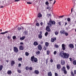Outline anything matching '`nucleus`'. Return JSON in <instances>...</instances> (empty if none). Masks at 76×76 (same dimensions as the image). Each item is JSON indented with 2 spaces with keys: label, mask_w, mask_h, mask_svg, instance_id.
<instances>
[{
  "label": "nucleus",
  "mask_w": 76,
  "mask_h": 76,
  "mask_svg": "<svg viewBox=\"0 0 76 76\" xmlns=\"http://www.w3.org/2000/svg\"><path fill=\"white\" fill-rule=\"evenodd\" d=\"M31 61H34L35 63H37L38 61V59L37 58H35L34 56H33L31 57Z\"/></svg>",
  "instance_id": "f257e3e1"
},
{
  "label": "nucleus",
  "mask_w": 76,
  "mask_h": 76,
  "mask_svg": "<svg viewBox=\"0 0 76 76\" xmlns=\"http://www.w3.org/2000/svg\"><path fill=\"white\" fill-rule=\"evenodd\" d=\"M70 56V54L66 53H64V58H68Z\"/></svg>",
  "instance_id": "f03ea898"
},
{
  "label": "nucleus",
  "mask_w": 76,
  "mask_h": 76,
  "mask_svg": "<svg viewBox=\"0 0 76 76\" xmlns=\"http://www.w3.org/2000/svg\"><path fill=\"white\" fill-rule=\"evenodd\" d=\"M13 50L14 53H18V51H19V50H18V48L16 47H14Z\"/></svg>",
  "instance_id": "7ed1b4c3"
},
{
  "label": "nucleus",
  "mask_w": 76,
  "mask_h": 76,
  "mask_svg": "<svg viewBox=\"0 0 76 76\" xmlns=\"http://www.w3.org/2000/svg\"><path fill=\"white\" fill-rule=\"evenodd\" d=\"M49 22L51 24H52V25H55V24H56V22L55 21L51 20V19H50Z\"/></svg>",
  "instance_id": "20e7f679"
},
{
  "label": "nucleus",
  "mask_w": 76,
  "mask_h": 76,
  "mask_svg": "<svg viewBox=\"0 0 76 76\" xmlns=\"http://www.w3.org/2000/svg\"><path fill=\"white\" fill-rule=\"evenodd\" d=\"M56 38L55 37H53L51 39L50 41L52 42H54L55 41H56Z\"/></svg>",
  "instance_id": "39448f33"
},
{
  "label": "nucleus",
  "mask_w": 76,
  "mask_h": 76,
  "mask_svg": "<svg viewBox=\"0 0 76 76\" xmlns=\"http://www.w3.org/2000/svg\"><path fill=\"white\" fill-rule=\"evenodd\" d=\"M37 48L39 51H41L42 50V45H39L37 46Z\"/></svg>",
  "instance_id": "423d86ee"
},
{
  "label": "nucleus",
  "mask_w": 76,
  "mask_h": 76,
  "mask_svg": "<svg viewBox=\"0 0 76 76\" xmlns=\"http://www.w3.org/2000/svg\"><path fill=\"white\" fill-rule=\"evenodd\" d=\"M46 30L48 32H50V31H51V29L50 28V26H47L46 28Z\"/></svg>",
  "instance_id": "0eeeda50"
},
{
  "label": "nucleus",
  "mask_w": 76,
  "mask_h": 76,
  "mask_svg": "<svg viewBox=\"0 0 76 76\" xmlns=\"http://www.w3.org/2000/svg\"><path fill=\"white\" fill-rule=\"evenodd\" d=\"M64 52L63 51H61L59 53V56H61V57H63V56H64Z\"/></svg>",
  "instance_id": "6e6552de"
},
{
  "label": "nucleus",
  "mask_w": 76,
  "mask_h": 76,
  "mask_svg": "<svg viewBox=\"0 0 76 76\" xmlns=\"http://www.w3.org/2000/svg\"><path fill=\"white\" fill-rule=\"evenodd\" d=\"M65 32H66L65 30H62L60 31V33L61 35H62V34H64Z\"/></svg>",
  "instance_id": "1a4fd4ad"
},
{
  "label": "nucleus",
  "mask_w": 76,
  "mask_h": 76,
  "mask_svg": "<svg viewBox=\"0 0 76 76\" xmlns=\"http://www.w3.org/2000/svg\"><path fill=\"white\" fill-rule=\"evenodd\" d=\"M15 64V62L14 61H11V66H13V65Z\"/></svg>",
  "instance_id": "9d476101"
},
{
  "label": "nucleus",
  "mask_w": 76,
  "mask_h": 76,
  "mask_svg": "<svg viewBox=\"0 0 76 76\" xmlns=\"http://www.w3.org/2000/svg\"><path fill=\"white\" fill-rule=\"evenodd\" d=\"M69 47L71 48H74V45L73 44H69Z\"/></svg>",
  "instance_id": "9b49d317"
},
{
  "label": "nucleus",
  "mask_w": 76,
  "mask_h": 76,
  "mask_svg": "<svg viewBox=\"0 0 76 76\" xmlns=\"http://www.w3.org/2000/svg\"><path fill=\"white\" fill-rule=\"evenodd\" d=\"M62 47L63 50H66V48L65 47V45H64V44H62Z\"/></svg>",
  "instance_id": "f8f14e48"
},
{
  "label": "nucleus",
  "mask_w": 76,
  "mask_h": 76,
  "mask_svg": "<svg viewBox=\"0 0 76 76\" xmlns=\"http://www.w3.org/2000/svg\"><path fill=\"white\" fill-rule=\"evenodd\" d=\"M61 65H64L65 64V61L64 60H61Z\"/></svg>",
  "instance_id": "ddd939ff"
},
{
  "label": "nucleus",
  "mask_w": 76,
  "mask_h": 76,
  "mask_svg": "<svg viewBox=\"0 0 76 76\" xmlns=\"http://www.w3.org/2000/svg\"><path fill=\"white\" fill-rule=\"evenodd\" d=\"M33 45L34 46H37V45H38V43L36 41H35L34 42Z\"/></svg>",
  "instance_id": "4468645a"
},
{
  "label": "nucleus",
  "mask_w": 76,
  "mask_h": 76,
  "mask_svg": "<svg viewBox=\"0 0 76 76\" xmlns=\"http://www.w3.org/2000/svg\"><path fill=\"white\" fill-rule=\"evenodd\" d=\"M12 73V71L10 70H8L7 72V74L8 75H11Z\"/></svg>",
  "instance_id": "2eb2a0df"
},
{
  "label": "nucleus",
  "mask_w": 76,
  "mask_h": 76,
  "mask_svg": "<svg viewBox=\"0 0 76 76\" xmlns=\"http://www.w3.org/2000/svg\"><path fill=\"white\" fill-rule=\"evenodd\" d=\"M57 68L58 69H60V68H61V66L60 65V64H58L57 65Z\"/></svg>",
  "instance_id": "dca6fc26"
},
{
  "label": "nucleus",
  "mask_w": 76,
  "mask_h": 76,
  "mask_svg": "<svg viewBox=\"0 0 76 76\" xmlns=\"http://www.w3.org/2000/svg\"><path fill=\"white\" fill-rule=\"evenodd\" d=\"M19 50H23V46L21 45L19 46Z\"/></svg>",
  "instance_id": "f3484780"
},
{
  "label": "nucleus",
  "mask_w": 76,
  "mask_h": 76,
  "mask_svg": "<svg viewBox=\"0 0 76 76\" xmlns=\"http://www.w3.org/2000/svg\"><path fill=\"white\" fill-rule=\"evenodd\" d=\"M48 76H52V73H51V71L49 72L48 73Z\"/></svg>",
  "instance_id": "a211bd4d"
},
{
  "label": "nucleus",
  "mask_w": 76,
  "mask_h": 76,
  "mask_svg": "<svg viewBox=\"0 0 76 76\" xmlns=\"http://www.w3.org/2000/svg\"><path fill=\"white\" fill-rule=\"evenodd\" d=\"M34 73L36 75H38L39 74V71L38 70H35L34 71Z\"/></svg>",
  "instance_id": "6ab92c4d"
},
{
  "label": "nucleus",
  "mask_w": 76,
  "mask_h": 76,
  "mask_svg": "<svg viewBox=\"0 0 76 76\" xmlns=\"http://www.w3.org/2000/svg\"><path fill=\"white\" fill-rule=\"evenodd\" d=\"M17 72L19 73H21V70L19 69V68H17Z\"/></svg>",
  "instance_id": "aec40b11"
},
{
  "label": "nucleus",
  "mask_w": 76,
  "mask_h": 76,
  "mask_svg": "<svg viewBox=\"0 0 76 76\" xmlns=\"http://www.w3.org/2000/svg\"><path fill=\"white\" fill-rule=\"evenodd\" d=\"M45 46L46 47H47L49 46V43L48 42H45Z\"/></svg>",
  "instance_id": "412c9836"
},
{
  "label": "nucleus",
  "mask_w": 76,
  "mask_h": 76,
  "mask_svg": "<svg viewBox=\"0 0 76 76\" xmlns=\"http://www.w3.org/2000/svg\"><path fill=\"white\" fill-rule=\"evenodd\" d=\"M38 17L39 18H41V17H42V14H41V13H39L38 15Z\"/></svg>",
  "instance_id": "4be33fe9"
},
{
  "label": "nucleus",
  "mask_w": 76,
  "mask_h": 76,
  "mask_svg": "<svg viewBox=\"0 0 76 76\" xmlns=\"http://www.w3.org/2000/svg\"><path fill=\"white\" fill-rule=\"evenodd\" d=\"M28 31H24L23 34H24L25 35H28Z\"/></svg>",
  "instance_id": "5701e85b"
},
{
  "label": "nucleus",
  "mask_w": 76,
  "mask_h": 76,
  "mask_svg": "<svg viewBox=\"0 0 76 76\" xmlns=\"http://www.w3.org/2000/svg\"><path fill=\"white\" fill-rule=\"evenodd\" d=\"M3 68V66L1 65H0V72L2 70Z\"/></svg>",
  "instance_id": "b1692460"
},
{
  "label": "nucleus",
  "mask_w": 76,
  "mask_h": 76,
  "mask_svg": "<svg viewBox=\"0 0 76 76\" xmlns=\"http://www.w3.org/2000/svg\"><path fill=\"white\" fill-rule=\"evenodd\" d=\"M25 38V36H23L22 37H20V40L22 41V40H23Z\"/></svg>",
  "instance_id": "393cba45"
},
{
  "label": "nucleus",
  "mask_w": 76,
  "mask_h": 76,
  "mask_svg": "<svg viewBox=\"0 0 76 76\" xmlns=\"http://www.w3.org/2000/svg\"><path fill=\"white\" fill-rule=\"evenodd\" d=\"M61 70L64 72V71L66 69V67L65 66H63L62 68L61 69Z\"/></svg>",
  "instance_id": "a878e982"
},
{
  "label": "nucleus",
  "mask_w": 76,
  "mask_h": 76,
  "mask_svg": "<svg viewBox=\"0 0 76 76\" xmlns=\"http://www.w3.org/2000/svg\"><path fill=\"white\" fill-rule=\"evenodd\" d=\"M42 36L41 34H39L38 35V38H39V39H42Z\"/></svg>",
  "instance_id": "bb28decb"
},
{
  "label": "nucleus",
  "mask_w": 76,
  "mask_h": 76,
  "mask_svg": "<svg viewBox=\"0 0 76 76\" xmlns=\"http://www.w3.org/2000/svg\"><path fill=\"white\" fill-rule=\"evenodd\" d=\"M7 32H9V31H7L1 33V34H6V33H7Z\"/></svg>",
  "instance_id": "cd10ccee"
},
{
  "label": "nucleus",
  "mask_w": 76,
  "mask_h": 76,
  "mask_svg": "<svg viewBox=\"0 0 76 76\" xmlns=\"http://www.w3.org/2000/svg\"><path fill=\"white\" fill-rule=\"evenodd\" d=\"M47 16H48V18H50V17H51V14H48L47 15Z\"/></svg>",
  "instance_id": "c85d7f7f"
},
{
  "label": "nucleus",
  "mask_w": 76,
  "mask_h": 76,
  "mask_svg": "<svg viewBox=\"0 0 76 76\" xmlns=\"http://www.w3.org/2000/svg\"><path fill=\"white\" fill-rule=\"evenodd\" d=\"M48 34V32L46 31V32L45 34V37H47Z\"/></svg>",
  "instance_id": "c756f323"
},
{
  "label": "nucleus",
  "mask_w": 76,
  "mask_h": 76,
  "mask_svg": "<svg viewBox=\"0 0 76 76\" xmlns=\"http://www.w3.org/2000/svg\"><path fill=\"white\" fill-rule=\"evenodd\" d=\"M50 50H47V55H49L50 54Z\"/></svg>",
  "instance_id": "7c9ffc66"
},
{
  "label": "nucleus",
  "mask_w": 76,
  "mask_h": 76,
  "mask_svg": "<svg viewBox=\"0 0 76 76\" xmlns=\"http://www.w3.org/2000/svg\"><path fill=\"white\" fill-rule=\"evenodd\" d=\"M73 64H74V65H76V60H75L73 61Z\"/></svg>",
  "instance_id": "2f4dec72"
},
{
  "label": "nucleus",
  "mask_w": 76,
  "mask_h": 76,
  "mask_svg": "<svg viewBox=\"0 0 76 76\" xmlns=\"http://www.w3.org/2000/svg\"><path fill=\"white\" fill-rule=\"evenodd\" d=\"M36 54H37V55H38V54H40V51H38L36 52Z\"/></svg>",
  "instance_id": "473e14b6"
},
{
  "label": "nucleus",
  "mask_w": 76,
  "mask_h": 76,
  "mask_svg": "<svg viewBox=\"0 0 76 76\" xmlns=\"http://www.w3.org/2000/svg\"><path fill=\"white\" fill-rule=\"evenodd\" d=\"M71 75H72V76H75V75L74 74V73L73 71H71Z\"/></svg>",
  "instance_id": "72a5a7b5"
},
{
  "label": "nucleus",
  "mask_w": 76,
  "mask_h": 76,
  "mask_svg": "<svg viewBox=\"0 0 76 76\" xmlns=\"http://www.w3.org/2000/svg\"><path fill=\"white\" fill-rule=\"evenodd\" d=\"M25 55L26 56H29V53L27 52H26L25 53Z\"/></svg>",
  "instance_id": "f704fd0d"
},
{
  "label": "nucleus",
  "mask_w": 76,
  "mask_h": 76,
  "mask_svg": "<svg viewBox=\"0 0 76 76\" xmlns=\"http://www.w3.org/2000/svg\"><path fill=\"white\" fill-rule=\"evenodd\" d=\"M43 49L44 50H45V51H46V50H47V47H45V46H44L43 47Z\"/></svg>",
  "instance_id": "c9c22d12"
},
{
  "label": "nucleus",
  "mask_w": 76,
  "mask_h": 76,
  "mask_svg": "<svg viewBox=\"0 0 76 76\" xmlns=\"http://www.w3.org/2000/svg\"><path fill=\"white\" fill-rule=\"evenodd\" d=\"M18 61H22V58L20 57V58H18Z\"/></svg>",
  "instance_id": "e433bc0d"
},
{
  "label": "nucleus",
  "mask_w": 76,
  "mask_h": 76,
  "mask_svg": "<svg viewBox=\"0 0 76 76\" xmlns=\"http://www.w3.org/2000/svg\"><path fill=\"white\" fill-rule=\"evenodd\" d=\"M66 68L67 70H69L70 69V66L69 65L66 66Z\"/></svg>",
  "instance_id": "4c0bfd02"
},
{
  "label": "nucleus",
  "mask_w": 76,
  "mask_h": 76,
  "mask_svg": "<svg viewBox=\"0 0 76 76\" xmlns=\"http://www.w3.org/2000/svg\"><path fill=\"white\" fill-rule=\"evenodd\" d=\"M63 72L64 74H67V71H66V69Z\"/></svg>",
  "instance_id": "58836bf2"
},
{
  "label": "nucleus",
  "mask_w": 76,
  "mask_h": 76,
  "mask_svg": "<svg viewBox=\"0 0 76 76\" xmlns=\"http://www.w3.org/2000/svg\"><path fill=\"white\" fill-rule=\"evenodd\" d=\"M36 26H39V24L38 23H36Z\"/></svg>",
  "instance_id": "ea45409f"
},
{
  "label": "nucleus",
  "mask_w": 76,
  "mask_h": 76,
  "mask_svg": "<svg viewBox=\"0 0 76 76\" xmlns=\"http://www.w3.org/2000/svg\"><path fill=\"white\" fill-rule=\"evenodd\" d=\"M29 67L27 66L26 67V70H29Z\"/></svg>",
  "instance_id": "a19ab883"
},
{
  "label": "nucleus",
  "mask_w": 76,
  "mask_h": 76,
  "mask_svg": "<svg viewBox=\"0 0 76 76\" xmlns=\"http://www.w3.org/2000/svg\"><path fill=\"white\" fill-rule=\"evenodd\" d=\"M50 9H51V8L50 7H48L46 8V9H48V10H50Z\"/></svg>",
  "instance_id": "79ce46f5"
},
{
  "label": "nucleus",
  "mask_w": 76,
  "mask_h": 76,
  "mask_svg": "<svg viewBox=\"0 0 76 76\" xmlns=\"http://www.w3.org/2000/svg\"><path fill=\"white\" fill-rule=\"evenodd\" d=\"M15 38H16V36H14L12 37V39H15Z\"/></svg>",
  "instance_id": "37998d69"
},
{
  "label": "nucleus",
  "mask_w": 76,
  "mask_h": 76,
  "mask_svg": "<svg viewBox=\"0 0 76 76\" xmlns=\"http://www.w3.org/2000/svg\"><path fill=\"white\" fill-rule=\"evenodd\" d=\"M55 34L56 35H57L58 34V33L57 31H56L55 33Z\"/></svg>",
  "instance_id": "c03bdc74"
},
{
  "label": "nucleus",
  "mask_w": 76,
  "mask_h": 76,
  "mask_svg": "<svg viewBox=\"0 0 76 76\" xmlns=\"http://www.w3.org/2000/svg\"><path fill=\"white\" fill-rule=\"evenodd\" d=\"M29 70H32V67L31 66L29 67Z\"/></svg>",
  "instance_id": "a18cd8bd"
},
{
  "label": "nucleus",
  "mask_w": 76,
  "mask_h": 76,
  "mask_svg": "<svg viewBox=\"0 0 76 76\" xmlns=\"http://www.w3.org/2000/svg\"><path fill=\"white\" fill-rule=\"evenodd\" d=\"M55 47L56 48H58V45H57V44H56L54 45Z\"/></svg>",
  "instance_id": "49530a36"
},
{
  "label": "nucleus",
  "mask_w": 76,
  "mask_h": 76,
  "mask_svg": "<svg viewBox=\"0 0 76 76\" xmlns=\"http://www.w3.org/2000/svg\"><path fill=\"white\" fill-rule=\"evenodd\" d=\"M58 24L59 25H61V21H60L58 22Z\"/></svg>",
  "instance_id": "de8ad7c7"
},
{
  "label": "nucleus",
  "mask_w": 76,
  "mask_h": 76,
  "mask_svg": "<svg viewBox=\"0 0 76 76\" xmlns=\"http://www.w3.org/2000/svg\"><path fill=\"white\" fill-rule=\"evenodd\" d=\"M45 4H46V5H48L49 4V3H48V1H47L45 2Z\"/></svg>",
  "instance_id": "09e8293b"
},
{
  "label": "nucleus",
  "mask_w": 76,
  "mask_h": 76,
  "mask_svg": "<svg viewBox=\"0 0 76 76\" xmlns=\"http://www.w3.org/2000/svg\"><path fill=\"white\" fill-rule=\"evenodd\" d=\"M27 4H32V2H27Z\"/></svg>",
  "instance_id": "8fccbe9b"
},
{
  "label": "nucleus",
  "mask_w": 76,
  "mask_h": 76,
  "mask_svg": "<svg viewBox=\"0 0 76 76\" xmlns=\"http://www.w3.org/2000/svg\"><path fill=\"white\" fill-rule=\"evenodd\" d=\"M67 20L68 22H70V18H68L67 19Z\"/></svg>",
  "instance_id": "3c124183"
},
{
  "label": "nucleus",
  "mask_w": 76,
  "mask_h": 76,
  "mask_svg": "<svg viewBox=\"0 0 76 76\" xmlns=\"http://www.w3.org/2000/svg\"><path fill=\"white\" fill-rule=\"evenodd\" d=\"M65 34L66 36H68V35H69V34H68V33L67 32L65 33Z\"/></svg>",
  "instance_id": "603ef678"
},
{
  "label": "nucleus",
  "mask_w": 76,
  "mask_h": 76,
  "mask_svg": "<svg viewBox=\"0 0 76 76\" xmlns=\"http://www.w3.org/2000/svg\"><path fill=\"white\" fill-rule=\"evenodd\" d=\"M50 61V62H51V63H53V59H51Z\"/></svg>",
  "instance_id": "864d4df0"
},
{
  "label": "nucleus",
  "mask_w": 76,
  "mask_h": 76,
  "mask_svg": "<svg viewBox=\"0 0 76 76\" xmlns=\"http://www.w3.org/2000/svg\"><path fill=\"white\" fill-rule=\"evenodd\" d=\"M40 24L41 25V26H42L43 25V23H42V22H41L40 23Z\"/></svg>",
  "instance_id": "5fc2aeb1"
},
{
  "label": "nucleus",
  "mask_w": 76,
  "mask_h": 76,
  "mask_svg": "<svg viewBox=\"0 0 76 76\" xmlns=\"http://www.w3.org/2000/svg\"><path fill=\"white\" fill-rule=\"evenodd\" d=\"M55 76H58V74H57V73H55Z\"/></svg>",
  "instance_id": "6e6d98bb"
},
{
  "label": "nucleus",
  "mask_w": 76,
  "mask_h": 76,
  "mask_svg": "<svg viewBox=\"0 0 76 76\" xmlns=\"http://www.w3.org/2000/svg\"><path fill=\"white\" fill-rule=\"evenodd\" d=\"M57 54V51H54V54H55V55H56Z\"/></svg>",
  "instance_id": "4d7b16f0"
},
{
  "label": "nucleus",
  "mask_w": 76,
  "mask_h": 76,
  "mask_svg": "<svg viewBox=\"0 0 76 76\" xmlns=\"http://www.w3.org/2000/svg\"><path fill=\"white\" fill-rule=\"evenodd\" d=\"M21 67V64H18V67Z\"/></svg>",
  "instance_id": "13d9d810"
},
{
  "label": "nucleus",
  "mask_w": 76,
  "mask_h": 76,
  "mask_svg": "<svg viewBox=\"0 0 76 76\" xmlns=\"http://www.w3.org/2000/svg\"><path fill=\"white\" fill-rule=\"evenodd\" d=\"M18 30H21V29H22V28H21V27H18Z\"/></svg>",
  "instance_id": "bf43d9fd"
},
{
  "label": "nucleus",
  "mask_w": 76,
  "mask_h": 76,
  "mask_svg": "<svg viewBox=\"0 0 76 76\" xmlns=\"http://www.w3.org/2000/svg\"><path fill=\"white\" fill-rule=\"evenodd\" d=\"M40 43L41 44H44V42H43V41H41Z\"/></svg>",
  "instance_id": "052dcab7"
},
{
  "label": "nucleus",
  "mask_w": 76,
  "mask_h": 76,
  "mask_svg": "<svg viewBox=\"0 0 76 76\" xmlns=\"http://www.w3.org/2000/svg\"><path fill=\"white\" fill-rule=\"evenodd\" d=\"M69 60L70 61H72V58H69Z\"/></svg>",
  "instance_id": "680f3d73"
},
{
  "label": "nucleus",
  "mask_w": 76,
  "mask_h": 76,
  "mask_svg": "<svg viewBox=\"0 0 76 76\" xmlns=\"http://www.w3.org/2000/svg\"><path fill=\"white\" fill-rule=\"evenodd\" d=\"M20 45H23V43L22 42H21L20 43Z\"/></svg>",
  "instance_id": "e2e57ef3"
},
{
  "label": "nucleus",
  "mask_w": 76,
  "mask_h": 76,
  "mask_svg": "<svg viewBox=\"0 0 76 76\" xmlns=\"http://www.w3.org/2000/svg\"><path fill=\"white\" fill-rule=\"evenodd\" d=\"M74 73L75 75H76V70H75L74 71Z\"/></svg>",
  "instance_id": "0e129e2a"
},
{
  "label": "nucleus",
  "mask_w": 76,
  "mask_h": 76,
  "mask_svg": "<svg viewBox=\"0 0 76 76\" xmlns=\"http://www.w3.org/2000/svg\"><path fill=\"white\" fill-rule=\"evenodd\" d=\"M7 38L9 39H10V36H8L7 37Z\"/></svg>",
  "instance_id": "69168bd1"
},
{
  "label": "nucleus",
  "mask_w": 76,
  "mask_h": 76,
  "mask_svg": "<svg viewBox=\"0 0 76 76\" xmlns=\"http://www.w3.org/2000/svg\"><path fill=\"white\" fill-rule=\"evenodd\" d=\"M19 1H20V0H15V2H18Z\"/></svg>",
  "instance_id": "338daca9"
},
{
  "label": "nucleus",
  "mask_w": 76,
  "mask_h": 76,
  "mask_svg": "<svg viewBox=\"0 0 76 76\" xmlns=\"http://www.w3.org/2000/svg\"><path fill=\"white\" fill-rule=\"evenodd\" d=\"M64 17V15H62V16H59V18H62V17Z\"/></svg>",
  "instance_id": "774afa93"
}]
</instances>
